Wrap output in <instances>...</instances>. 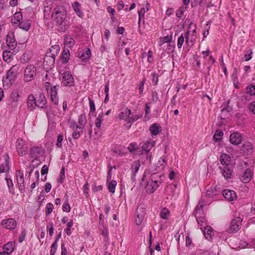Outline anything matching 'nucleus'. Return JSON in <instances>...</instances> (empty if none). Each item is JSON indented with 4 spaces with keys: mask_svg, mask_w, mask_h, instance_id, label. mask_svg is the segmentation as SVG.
<instances>
[{
    "mask_svg": "<svg viewBox=\"0 0 255 255\" xmlns=\"http://www.w3.org/2000/svg\"><path fill=\"white\" fill-rule=\"evenodd\" d=\"M51 19L53 22L62 30H65L71 25L69 18L67 17V11L63 6H57L53 10Z\"/></svg>",
    "mask_w": 255,
    "mask_h": 255,
    "instance_id": "obj_1",
    "label": "nucleus"
},
{
    "mask_svg": "<svg viewBox=\"0 0 255 255\" xmlns=\"http://www.w3.org/2000/svg\"><path fill=\"white\" fill-rule=\"evenodd\" d=\"M211 201L210 200L207 203H204V201L202 199L199 201L198 205H197L195 210V216L196 218L197 222L199 225V227L201 230L203 229V227L204 225H206V219L203 216H201L203 213V208L205 204H209Z\"/></svg>",
    "mask_w": 255,
    "mask_h": 255,
    "instance_id": "obj_2",
    "label": "nucleus"
},
{
    "mask_svg": "<svg viewBox=\"0 0 255 255\" xmlns=\"http://www.w3.org/2000/svg\"><path fill=\"white\" fill-rule=\"evenodd\" d=\"M117 118L120 120H123L129 124H132L139 119L140 117L131 113L128 108L123 109L118 115Z\"/></svg>",
    "mask_w": 255,
    "mask_h": 255,
    "instance_id": "obj_3",
    "label": "nucleus"
},
{
    "mask_svg": "<svg viewBox=\"0 0 255 255\" xmlns=\"http://www.w3.org/2000/svg\"><path fill=\"white\" fill-rule=\"evenodd\" d=\"M18 67L13 66L7 71L6 75L2 78L3 86L6 88H9L15 82Z\"/></svg>",
    "mask_w": 255,
    "mask_h": 255,
    "instance_id": "obj_4",
    "label": "nucleus"
},
{
    "mask_svg": "<svg viewBox=\"0 0 255 255\" xmlns=\"http://www.w3.org/2000/svg\"><path fill=\"white\" fill-rule=\"evenodd\" d=\"M185 42L189 46H192L197 38L196 26L191 22L185 33Z\"/></svg>",
    "mask_w": 255,
    "mask_h": 255,
    "instance_id": "obj_5",
    "label": "nucleus"
},
{
    "mask_svg": "<svg viewBox=\"0 0 255 255\" xmlns=\"http://www.w3.org/2000/svg\"><path fill=\"white\" fill-rule=\"evenodd\" d=\"M60 50V47L58 45L52 46L46 52L44 58V63L47 61H50V66H52L55 61V57L58 55Z\"/></svg>",
    "mask_w": 255,
    "mask_h": 255,
    "instance_id": "obj_6",
    "label": "nucleus"
},
{
    "mask_svg": "<svg viewBox=\"0 0 255 255\" xmlns=\"http://www.w3.org/2000/svg\"><path fill=\"white\" fill-rule=\"evenodd\" d=\"M170 215L169 210L166 208H162L159 213V217L161 220L160 221V228L161 230L167 228L168 225V221Z\"/></svg>",
    "mask_w": 255,
    "mask_h": 255,
    "instance_id": "obj_7",
    "label": "nucleus"
},
{
    "mask_svg": "<svg viewBox=\"0 0 255 255\" xmlns=\"http://www.w3.org/2000/svg\"><path fill=\"white\" fill-rule=\"evenodd\" d=\"M155 176V174L152 175L146 182L145 188L148 193H153L159 186V182L156 179Z\"/></svg>",
    "mask_w": 255,
    "mask_h": 255,
    "instance_id": "obj_8",
    "label": "nucleus"
},
{
    "mask_svg": "<svg viewBox=\"0 0 255 255\" xmlns=\"http://www.w3.org/2000/svg\"><path fill=\"white\" fill-rule=\"evenodd\" d=\"M15 147L17 152L19 155L23 156L27 154L28 149V144L22 139H17L16 142Z\"/></svg>",
    "mask_w": 255,
    "mask_h": 255,
    "instance_id": "obj_9",
    "label": "nucleus"
},
{
    "mask_svg": "<svg viewBox=\"0 0 255 255\" xmlns=\"http://www.w3.org/2000/svg\"><path fill=\"white\" fill-rule=\"evenodd\" d=\"M36 74V68L33 65H28L25 68L24 73V80L29 82L33 80Z\"/></svg>",
    "mask_w": 255,
    "mask_h": 255,
    "instance_id": "obj_10",
    "label": "nucleus"
},
{
    "mask_svg": "<svg viewBox=\"0 0 255 255\" xmlns=\"http://www.w3.org/2000/svg\"><path fill=\"white\" fill-rule=\"evenodd\" d=\"M140 145L142 150L145 152L147 159L151 157V155L149 154V152L155 145V141L152 139H149L141 142Z\"/></svg>",
    "mask_w": 255,
    "mask_h": 255,
    "instance_id": "obj_11",
    "label": "nucleus"
},
{
    "mask_svg": "<svg viewBox=\"0 0 255 255\" xmlns=\"http://www.w3.org/2000/svg\"><path fill=\"white\" fill-rule=\"evenodd\" d=\"M62 75V83L64 86H71L73 85L74 80L69 71L64 72Z\"/></svg>",
    "mask_w": 255,
    "mask_h": 255,
    "instance_id": "obj_12",
    "label": "nucleus"
},
{
    "mask_svg": "<svg viewBox=\"0 0 255 255\" xmlns=\"http://www.w3.org/2000/svg\"><path fill=\"white\" fill-rule=\"evenodd\" d=\"M1 225L4 228L12 230L15 228L17 222L15 219L12 218L6 219L1 221Z\"/></svg>",
    "mask_w": 255,
    "mask_h": 255,
    "instance_id": "obj_13",
    "label": "nucleus"
},
{
    "mask_svg": "<svg viewBox=\"0 0 255 255\" xmlns=\"http://www.w3.org/2000/svg\"><path fill=\"white\" fill-rule=\"evenodd\" d=\"M6 42L7 47L11 50L14 49L17 46V42L15 40L14 33L9 32L6 36Z\"/></svg>",
    "mask_w": 255,
    "mask_h": 255,
    "instance_id": "obj_14",
    "label": "nucleus"
},
{
    "mask_svg": "<svg viewBox=\"0 0 255 255\" xmlns=\"http://www.w3.org/2000/svg\"><path fill=\"white\" fill-rule=\"evenodd\" d=\"M223 195L225 199L229 202L235 201L237 198L236 192L231 190L225 189L223 191Z\"/></svg>",
    "mask_w": 255,
    "mask_h": 255,
    "instance_id": "obj_15",
    "label": "nucleus"
},
{
    "mask_svg": "<svg viewBox=\"0 0 255 255\" xmlns=\"http://www.w3.org/2000/svg\"><path fill=\"white\" fill-rule=\"evenodd\" d=\"M253 177V170L251 168L247 169L241 176L240 180L243 183H249Z\"/></svg>",
    "mask_w": 255,
    "mask_h": 255,
    "instance_id": "obj_16",
    "label": "nucleus"
},
{
    "mask_svg": "<svg viewBox=\"0 0 255 255\" xmlns=\"http://www.w3.org/2000/svg\"><path fill=\"white\" fill-rule=\"evenodd\" d=\"M37 104V107L43 108L45 107L47 101L45 95L42 93H39L35 96Z\"/></svg>",
    "mask_w": 255,
    "mask_h": 255,
    "instance_id": "obj_17",
    "label": "nucleus"
},
{
    "mask_svg": "<svg viewBox=\"0 0 255 255\" xmlns=\"http://www.w3.org/2000/svg\"><path fill=\"white\" fill-rule=\"evenodd\" d=\"M241 219L240 218H236L234 219L231 223L229 231L231 232H236L238 231L241 225Z\"/></svg>",
    "mask_w": 255,
    "mask_h": 255,
    "instance_id": "obj_18",
    "label": "nucleus"
},
{
    "mask_svg": "<svg viewBox=\"0 0 255 255\" xmlns=\"http://www.w3.org/2000/svg\"><path fill=\"white\" fill-rule=\"evenodd\" d=\"M43 153V149L41 146H33L30 150V156L31 158L36 159Z\"/></svg>",
    "mask_w": 255,
    "mask_h": 255,
    "instance_id": "obj_19",
    "label": "nucleus"
},
{
    "mask_svg": "<svg viewBox=\"0 0 255 255\" xmlns=\"http://www.w3.org/2000/svg\"><path fill=\"white\" fill-rule=\"evenodd\" d=\"M48 93L50 94L52 102L57 105L58 103V98L57 97V88L56 86L51 87Z\"/></svg>",
    "mask_w": 255,
    "mask_h": 255,
    "instance_id": "obj_20",
    "label": "nucleus"
},
{
    "mask_svg": "<svg viewBox=\"0 0 255 255\" xmlns=\"http://www.w3.org/2000/svg\"><path fill=\"white\" fill-rule=\"evenodd\" d=\"M242 139L241 134L238 132H233L230 136V142L235 145H238L241 142Z\"/></svg>",
    "mask_w": 255,
    "mask_h": 255,
    "instance_id": "obj_21",
    "label": "nucleus"
},
{
    "mask_svg": "<svg viewBox=\"0 0 255 255\" xmlns=\"http://www.w3.org/2000/svg\"><path fill=\"white\" fill-rule=\"evenodd\" d=\"M220 169L222 171L223 176L226 179L230 178L232 175V169L231 165L220 166Z\"/></svg>",
    "mask_w": 255,
    "mask_h": 255,
    "instance_id": "obj_22",
    "label": "nucleus"
},
{
    "mask_svg": "<svg viewBox=\"0 0 255 255\" xmlns=\"http://www.w3.org/2000/svg\"><path fill=\"white\" fill-rule=\"evenodd\" d=\"M161 127L159 124H153L149 128V131L152 137L157 135L161 131Z\"/></svg>",
    "mask_w": 255,
    "mask_h": 255,
    "instance_id": "obj_23",
    "label": "nucleus"
},
{
    "mask_svg": "<svg viewBox=\"0 0 255 255\" xmlns=\"http://www.w3.org/2000/svg\"><path fill=\"white\" fill-rule=\"evenodd\" d=\"M4 163L0 166V172H7L9 170V157L7 154L4 155Z\"/></svg>",
    "mask_w": 255,
    "mask_h": 255,
    "instance_id": "obj_24",
    "label": "nucleus"
},
{
    "mask_svg": "<svg viewBox=\"0 0 255 255\" xmlns=\"http://www.w3.org/2000/svg\"><path fill=\"white\" fill-rule=\"evenodd\" d=\"M22 15L20 11L16 12L11 18L12 24L14 26H18V24L22 21Z\"/></svg>",
    "mask_w": 255,
    "mask_h": 255,
    "instance_id": "obj_25",
    "label": "nucleus"
},
{
    "mask_svg": "<svg viewBox=\"0 0 255 255\" xmlns=\"http://www.w3.org/2000/svg\"><path fill=\"white\" fill-rule=\"evenodd\" d=\"M72 7L77 15L80 18H83L84 16V13L81 9V4L78 1H75L72 4Z\"/></svg>",
    "mask_w": 255,
    "mask_h": 255,
    "instance_id": "obj_26",
    "label": "nucleus"
},
{
    "mask_svg": "<svg viewBox=\"0 0 255 255\" xmlns=\"http://www.w3.org/2000/svg\"><path fill=\"white\" fill-rule=\"evenodd\" d=\"M206 239L210 241L212 239L214 233L213 229L210 226H206L204 227V229L202 230Z\"/></svg>",
    "mask_w": 255,
    "mask_h": 255,
    "instance_id": "obj_27",
    "label": "nucleus"
},
{
    "mask_svg": "<svg viewBox=\"0 0 255 255\" xmlns=\"http://www.w3.org/2000/svg\"><path fill=\"white\" fill-rule=\"evenodd\" d=\"M149 9V6L148 4H146L144 7L141 8V9L138 11V26H140V23L142 21L144 22V14Z\"/></svg>",
    "mask_w": 255,
    "mask_h": 255,
    "instance_id": "obj_28",
    "label": "nucleus"
},
{
    "mask_svg": "<svg viewBox=\"0 0 255 255\" xmlns=\"http://www.w3.org/2000/svg\"><path fill=\"white\" fill-rule=\"evenodd\" d=\"M15 243L14 242H10L6 244L3 247V251L8 255L11 254L14 250Z\"/></svg>",
    "mask_w": 255,
    "mask_h": 255,
    "instance_id": "obj_29",
    "label": "nucleus"
},
{
    "mask_svg": "<svg viewBox=\"0 0 255 255\" xmlns=\"http://www.w3.org/2000/svg\"><path fill=\"white\" fill-rule=\"evenodd\" d=\"M219 160L222 165L221 166L230 165L231 158L230 156L227 154H222L220 156Z\"/></svg>",
    "mask_w": 255,
    "mask_h": 255,
    "instance_id": "obj_30",
    "label": "nucleus"
},
{
    "mask_svg": "<svg viewBox=\"0 0 255 255\" xmlns=\"http://www.w3.org/2000/svg\"><path fill=\"white\" fill-rule=\"evenodd\" d=\"M27 107L31 111L33 110L35 107H37L35 97L33 95H30L28 97Z\"/></svg>",
    "mask_w": 255,
    "mask_h": 255,
    "instance_id": "obj_31",
    "label": "nucleus"
},
{
    "mask_svg": "<svg viewBox=\"0 0 255 255\" xmlns=\"http://www.w3.org/2000/svg\"><path fill=\"white\" fill-rule=\"evenodd\" d=\"M91 51L89 49L83 50L79 54L80 59L83 61H86L90 59Z\"/></svg>",
    "mask_w": 255,
    "mask_h": 255,
    "instance_id": "obj_32",
    "label": "nucleus"
},
{
    "mask_svg": "<svg viewBox=\"0 0 255 255\" xmlns=\"http://www.w3.org/2000/svg\"><path fill=\"white\" fill-rule=\"evenodd\" d=\"M17 182L19 187L23 186L24 183V174L21 170H18L16 173Z\"/></svg>",
    "mask_w": 255,
    "mask_h": 255,
    "instance_id": "obj_33",
    "label": "nucleus"
},
{
    "mask_svg": "<svg viewBox=\"0 0 255 255\" xmlns=\"http://www.w3.org/2000/svg\"><path fill=\"white\" fill-rule=\"evenodd\" d=\"M86 123V118L85 114H81L78 119V124L76 126V128L82 129Z\"/></svg>",
    "mask_w": 255,
    "mask_h": 255,
    "instance_id": "obj_34",
    "label": "nucleus"
},
{
    "mask_svg": "<svg viewBox=\"0 0 255 255\" xmlns=\"http://www.w3.org/2000/svg\"><path fill=\"white\" fill-rule=\"evenodd\" d=\"M19 98L18 91L15 90L11 92L10 96V102L11 104H15L18 102Z\"/></svg>",
    "mask_w": 255,
    "mask_h": 255,
    "instance_id": "obj_35",
    "label": "nucleus"
},
{
    "mask_svg": "<svg viewBox=\"0 0 255 255\" xmlns=\"http://www.w3.org/2000/svg\"><path fill=\"white\" fill-rule=\"evenodd\" d=\"M75 44L74 39L69 35L66 36L64 39V45L67 48H71Z\"/></svg>",
    "mask_w": 255,
    "mask_h": 255,
    "instance_id": "obj_36",
    "label": "nucleus"
},
{
    "mask_svg": "<svg viewBox=\"0 0 255 255\" xmlns=\"http://www.w3.org/2000/svg\"><path fill=\"white\" fill-rule=\"evenodd\" d=\"M10 51L8 50H5L3 52L2 57L3 60L9 63L12 59L13 55Z\"/></svg>",
    "mask_w": 255,
    "mask_h": 255,
    "instance_id": "obj_37",
    "label": "nucleus"
},
{
    "mask_svg": "<svg viewBox=\"0 0 255 255\" xmlns=\"http://www.w3.org/2000/svg\"><path fill=\"white\" fill-rule=\"evenodd\" d=\"M172 36H165L163 37H160L159 40V45L160 46H162L165 43L168 44L172 42Z\"/></svg>",
    "mask_w": 255,
    "mask_h": 255,
    "instance_id": "obj_38",
    "label": "nucleus"
},
{
    "mask_svg": "<svg viewBox=\"0 0 255 255\" xmlns=\"http://www.w3.org/2000/svg\"><path fill=\"white\" fill-rule=\"evenodd\" d=\"M18 26L25 31H27L30 28V23L29 20L21 21L19 24H18Z\"/></svg>",
    "mask_w": 255,
    "mask_h": 255,
    "instance_id": "obj_39",
    "label": "nucleus"
},
{
    "mask_svg": "<svg viewBox=\"0 0 255 255\" xmlns=\"http://www.w3.org/2000/svg\"><path fill=\"white\" fill-rule=\"evenodd\" d=\"M107 184L109 191L112 193H114L117 184L116 181L111 180V181L108 182Z\"/></svg>",
    "mask_w": 255,
    "mask_h": 255,
    "instance_id": "obj_40",
    "label": "nucleus"
},
{
    "mask_svg": "<svg viewBox=\"0 0 255 255\" xmlns=\"http://www.w3.org/2000/svg\"><path fill=\"white\" fill-rule=\"evenodd\" d=\"M140 166V161L139 160L135 161L131 166L132 173L135 175L139 170Z\"/></svg>",
    "mask_w": 255,
    "mask_h": 255,
    "instance_id": "obj_41",
    "label": "nucleus"
},
{
    "mask_svg": "<svg viewBox=\"0 0 255 255\" xmlns=\"http://www.w3.org/2000/svg\"><path fill=\"white\" fill-rule=\"evenodd\" d=\"M167 164L166 160L164 156L161 157L157 163V167L159 170L163 169Z\"/></svg>",
    "mask_w": 255,
    "mask_h": 255,
    "instance_id": "obj_42",
    "label": "nucleus"
},
{
    "mask_svg": "<svg viewBox=\"0 0 255 255\" xmlns=\"http://www.w3.org/2000/svg\"><path fill=\"white\" fill-rule=\"evenodd\" d=\"M223 136V131L220 129L217 130L213 136L214 140L216 141H220L222 140Z\"/></svg>",
    "mask_w": 255,
    "mask_h": 255,
    "instance_id": "obj_43",
    "label": "nucleus"
},
{
    "mask_svg": "<svg viewBox=\"0 0 255 255\" xmlns=\"http://www.w3.org/2000/svg\"><path fill=\"white\" fill-rule=\"evenodd\" d=\"M70 56V52L68 49H65L62 54L61 59L66 63L68 61Z\"/></svg>",
    "mask_w": 255,
    "mask_h": 255,
    "instance_id": "obj_44",
    "label": "nucleus"
},
{
    "mask_svg": "<svg viewBox=\"0 0 255 255\" xmlns=\"http://www.w3.org/2000/svg\"><path fill=\"white\" fill-rule=\"evenodd\" d=\"M103 114L101 113L99 114L95 121V126L98 128H100L101 126V124L103 121Z\"/></svg>",
    "mask_w": 255,
    "mask_h": 255,
    "instance_id": "obj_45",
    "label": "nucleus"
},
{
    "mask_svg": "<svg viewBox=\"0 0 255 255\" xmlns=\"http://www.w3.org/2000/svg\"><path fill=\"white\" fill-rule=\"evenodd\" d=\"M5 180L6 181L7 185L9 189V191L11 193H13V184L12 181L11 179L8 178L7 177L5 178Z\"/></svg>",
    "mask_w": 255,
    "mask_h": 255,
    "instance_id": "obj_46",
    "label": "nucleus"
},
{
    "mask_svg": "<svg viewBox=\"0 0 255 255\" xmlns=\"http://www.w3.org/2000/svg\"><path fill=\"white\" fill-rule=\"evenodd\" d=\"M247 93L249 94L251 96L255 95V85H250L247 87L246 88Z\"/></svg>",
    "mask_w": 255,
    "mask_h": 255,
    "instance_id": "obj_47",
    "label": "nucleus"
},
{
    "mask_svg": "<svg viewBox=\"0 0 255 255\" xmlns=\"http://www.w3.org/2000/svg\"><path fill=\"white\" fill-rule=\"evenodd\" d=\"M58 239H56L54 242L52 244L51 247V250H50V255H54L57 248H58Z\"/></svg>",
    "mask_w": 255,
    "mask_h": 255,
    "instance_id": "obj_48",
    "label": "nucleus"
},
{
    "mask_svg": "<svg viewBox=\"0 0 255 255\" xmlns=\"http://www.w3.org/2000/svg\"><path fill=\"white\" fill-rule=\"evenodd\" d=\"M53 210V205L51 203H48L46 205V206L45 208L46 215L49 216Z\"/></svg>",
    "mask_w": 255,
    "mask_h": 255,
    "instance_id": "obj_49",
    "label": "nucleus"
},
{
    "mask_svg": "<svg viewBox=\"0 0 255 255\" xmlns=\"http://www.w3.org/2000/svg\"><path fill=\"white\" fill-rule=\"evenodd\" d=\"M63 133H60L57 138L56 146L58 148H61L62 147V141L63 140Z\"/></svg>",
    "mask_w": 255,
    "mask_h": 255,
    "instance_id": "obj_50",
    "label": "nucleus"
},
{
    "mask_svg": "<svg viewBox=\"0 0 255 255\" xmlns=\"http://www.w3.org/2000/svg\"><path fill=\"white\" fill-rule=\"evenodd\" d=\"M62 210L63 212L67 213H69L71 211V207L67 200H66L63 204Z\"/></svg>",
    "mask_w": 255,
    "mask_h": 255,
    "instance_id": "obj_51",
    "label": "nucleus"
},
{
    "mask_svg": "<svg viewBox=\"0 0 255 255\" xmlns=\"http://www.w3.org/2000/svg\"><path fill=\"white\" fill-rule=\"evenodd\" d=\"M128 148L130 152L135 151L138 148L137 143L136 142H132L130 143L128 145Z\"/></svg>",
    "mask_w": 255,
    "mask_h": 255,
    "instance_id": "obj_52",
    "label": "nucleus"
},
{
    "mask_svg": "<svg viewBox=\"0 0 255 255\" xmlns=\"http://www.w3.org/2000/svg\"><path fill=\"white\" fill-rule=\"evenodd\" d=\"M73 225V222L72 221H71L67 223V228L65 230V231L67 235L70 236L71 234V228Z\"/></svg>",
    "mask_w": 255,
    "mask_h": 255,
    "instance_id": "obj_53",
    "label": "nucleus"
},
{
    "mask_svg": "<svg viewBox=\"0 0 255 255\" xmlns=\"http://www.w3.org/2000/svg\"><path fill=\"white\" fill-rule=\"evenodd\" d=\"M253 52L251 49L247 50L245 54V61H249L252 58Z\"/></svg>",
    "mask_w": 255,
    "mask_h": 255,
    "instance_id": "obj_54",
    "label": "nucleus"
},
{
    "mask_svg": "<svg viewBox=\"0 0 255 255\" xmlns=\"http://www.w3.org/2000/svg\"><path fill=\"white\" fill-rule=\"evenodd\" d=\"M248 108L250 112L255 115V101L249 103Z\"/></svg>",
    "mask_w": 255,
    "mask_h": 255,
    "instance_id": "obj_55",
    "label": "nucleus"
},
{
    "mask_svg": "<svg viewBox=\"0 0 255 255\" xmlns=\"http://www.w3.org/2000/svg\"><path fill=\"white\" fill-rule=\"evenodd\" d=\"M184 42V37L181 35L178 39L177 46L179 48H181Z\"/></svg>",
    "mask_w": 255,
    "mask_h": 255,
    "instance_id": "obj_56",
    "label": "nucleus"
},
{
    "mask_svg": "<svg viewBox=\"0 0 255 255\" xmlns=\"http://www.w3.org/2000/svg\"><path fill=\"white\" fill-rule=\"evenodd\" d=\"M107 11H108V12H109L111 14V18L112 20V21H114V19H115V16H114V14H115V9L111 6H108L107 7Z\"/></svg>",
    "mask_w": 255,
    "mask_h": 255,
    "instance_id": "obj_57",
    "label": "nucleus"
},
{
    "mask_svg": "<svg viewBox=\"0 0 255 255\" xmlns=\"http://www.w3.org/2000/svg\"><path fill=\"white\" fill-rule=\"evenodd\" d=\"M143 216L142 215H137L136 218L135 219V223L137 225H139L142 222Z\"/></svg>",
    "mask_w": 255,
    "mask_h": 255,
    "instance_id": "obj_58",
    "label": "nucleus"
},
{
    "mask_svg": "<svg viewBox=\"0 0 255 255\" xmlns=\"http://www.w3.org/2000/svg\"><path fill=\"white\" fill-rule=\"evenodd\" d=\"M89 107L91 112H95L96 110L94 102L93 100L89 99Z\"/></svg>",
    "mask_w": 255,
    "mask_h": 255,
    "instance_id": "obj_59",
    "label": "nucleus"
},
{
    "mask_svg": "<svg viewBox=\"0 0 255 255\" xmlns=\"http://www.w3.org/2000/svg\"><path fill=\"white\" fill-rule=\"evenodd\" d=\"M47 229L49 236H52L53 234L54 229L52 223L47 225Z\"/></svg>",
    "mask_w": 255,
    "mask_h": 255,
    "instance_id": "obj_60",
    "label": "nucleus"
},
{
    "mask_svg": "<svg viewBox=\"0 0 255 255\" xmlns=\"http://www.w3.org/2000/svg\"><path fill=\"white\" fill-rule=\"evenodd\" d=\"M243 147L244 149H246L247 150L252 149V144L250 142H246L243 144Z\"/></svg>",
    "mask_w": 255,
    "mask_h": 255,
    "instance_id": "obj_61",
    "label": "nucleus"
},
{
    "mask_svg": "<svg viewBox=\"0 0 255 255\" xmlns=\"http://www.w3.org/2000/svg\"><path fill=\"white\" fill-rule=\"evenodd\" d=\"M147 61L149 63H152L153 61V58L152 56V53L151 51H149L147 53Z\"/></svg>",
    "mask_w": 255,
    "mask_h": 255,
    "instance_id": "obj_62",
    "label": "nucleus"
},
{
    "mask_svg": "<svg viewBox=\"0 0 255 255\" xmlns=\"http://www.w3.org/2000/svg\"><path fill=\"white\" fill-rule=\"evenodd\" d=\"M89 185L88 182H86L83 186V192L86 195H88Z\"/></svg>",
    "mask_w": 255,
    "mask_h": 255,
    "instance_id": "obj_63",
    "label": "nucleus"
},
{
    "mask_svg": "<svg viewBox=\"0 0 255 255\" xmlns=\"http://www.w3.org/2000/svg\"><path fill=\"white\" fill-rule=\"evenodd\" d=\"M48 167L46 165H44L42 166L41 170V173L42 175L46 174L48 173Z\"/></svg>",
    "mask_w": 255,
    "mask_h": 255,
    "instance_id": "obj_64",
    "label": "nucleus"
}]
</instances>
